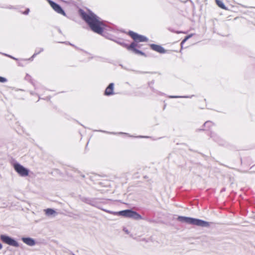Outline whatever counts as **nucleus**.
<instances>
[{"label": "nucleus", "instance_id": "6", "mask_svg": "<svg viewBox=\"0 0 255 255\" xmlns=\"http://www.w3.org/2000/svg\"><path fill=\"white\" fill-rule=\"evenodd\" d=\"M129 34L136 42L147 41L148 40L146 37L132 31L129 32Z\"/></svg>", "mask_w": 255, "mask_h": 255}, {"label": "nucleus", "instance_id": "16", "mask_svg": "<svg viewBox=\"0 0 255 255\" xmlns=\"http://www.w3.org/2000/svg\"><path fill=\"white\" fill-rule=\"evenodd\" d=\"M192 36V34L191 35H189L188 36H187L183 41L182 42H181V45L183 44V43H184L187 39H188L189 38H190L191 36Z\"/></svg>", "mask_w": 255, "mask_h": 255}, {"label": "nucleus", "instance_id": "18", "mask_svg": "<svg viewBox=\"0 0 255 255\" xmlns=\"http://www.w3.org/2000/svg\"><path fill=\"white\" fill-rule=\"evenodd\" d=\"M2 248V244L0 243V250H1Z\"/></svg>", "mask_w": 255, "mask_h": 255}, {"label": "nucleus", "instance_id": "5", "mask_svg": "<svg viewBox=\"0 0 255 255\" xmlns=\"http://www.w3.org/2000/svg\"><path fill=\"white\" fill-rule=\"evenodd\" d=\"M0 240L5 244L14 247H19L18 242L14 239L6 235H1L0 236Z\"/></svg>", "mask_w": 255, "mask_h": 255}, {"label": "nucleus", "instance_id": "2", "mask_svg": "<svg viewBox=\"0 0 255 255\" xmlns=\"http://www.w3.org/2000/svg\"><path fill=\"white\" fill-rule=\"evenodd\" d=\"M177 220L178 221L182 223H186L201 227H208L210 225V223L206 221L188 217L178 216Z\"/></svg>", "mask_w": 255, "mask_h": 255}, {"label": "nucleus", "instance_id": "13", "mask_svg": "<svg viewBox=\"0 0 255 255\" xmlns=\"http://www.w3.org/2000/svg\"><path fill=\"white\" fill-rule=\"evenodd\" d=\"M136 46H137L136 43L133 42L128 47V50H133L134 49H135Z\"/></svg>", "mask_w": 255, "mask_h": 255}, {"label": "nucleus", "instance_id": "17", "mask_svg": "<svg viewBox=\"0 0 255 255\" xmlns=\"http://www.w3.org/2000/svg\"><path fill=\"white\" fill-rule=\"evenodd\" d=\"M6 81V79L4 78L0 77V82H4Z\"/></svg>", "mask_w": 255, "mask_h": 255}, {"label": "nucleus", "instance_id": "15", "mask_svg": "<svg viewBox=\"0 0 255 255\" xmlns=\"http://www.w3.org/2000/svg\"><path fill=\"white\" fill-rule=\"evenodd\" d=\"M134 52L137 54H140L141 55H144L143 53H142L141 51H139L136 49H134L133 50H132Z\"/></svg>", "mask_w": 255, "mask_h": 255}, {"label": "nucleus", "instance_id": "14", "mask_svg": "<svg viewBox=\"0 0 255 255\" xmlns=\"http://www.w3.org/2000/svg\"><path fill=\"white\" fill-rule=\"evenodd\" d=\"M134 52L137 54H140L141 55H144L143 53H142L141 51H139L136 49H134L133 50H132Z\"/></svg>", "mask_w": 255, "mask_h": 255}, {"label": "nucleus", "instance_id": "10", "mask_svg": "<svg viewBox=\"0 0 255 255\" xmlns=\"http://www.w3.org/2000/svg\"><path fill=\"white\" fill-rule=\"evenodd\" d=\"M151 48L154 51L158 52L160 53H165V50L161 46L156 44H151Z\"/></svg>", "mask_w": 255, "mask_h": 255}, {"label": "nucleus", "instance_id": "3", "mask_svg": "<svg viewBox=\"0 0 255 255\" xmlns=\"http://www.w3.org/2000/svg\"><path fill=\"white\" fill-rule=\"evenodd\" d=\"M12 167L15 172L20 177H26L30 174L29 169L19 163H13Z\"/></svg>", "mask_w": 255, "mask_h": 255}, {"label": "nucleus", "instance_id": "7", "mask_svg": "<svg viewBox=\"0 0 255 255\" xmlns=\"http://www.w3.org/2000/svg\"><path fill=\"white\" fill-rule=\"evenodd\" d=\"M45 215L49 217H54L57 214L56 211L53 209L47 208L44 210Z\"/></svg>", "mask_w": 255, "mask_h": 255}, {"label": "nucleus", "instance_id": "4", "mask_svg": "<svg viewBox=\"0 0 255 255\" xmlns=\"http://www.w3.org/2000/svg\"><path fill=\"white\" fill-rule=\"evenodd\" d=\"M109 213L115 215L122 216L135 220H139L141 219V216L138 214L130 210H126L117 212H109Z\"/></svg>", "mask_w": 255, "mask_h": 255}, {"label": "nucleus", "instance_id": "1", "mask_svg": "<svg viewBox=\"0 0 255 255\" xmlns=\"http://www.w3.org/2000/svg\"><path fill=\"white\" fill-rule=\"evenodd\" d=\"M80 13L83 18L88 23L93 31L99 34L102 33L104 29V24L99 17L91 12L87 14L80 11Z\"/></svg>", "mask_w": 255, "mask_h": 255}, {"label": "nucleus", "instance_id": "9", "mask_svg": "<svg viewBox=\"0 0 255 255\" xmlns=\"http://www.w3.org/2000/svg\"><path fill=\"white\" fill-rule=\"evenodd\" d=\"M21 240L24 244L29 246H33L36 244L35 241L31 238H22Z\"/></svg>", "mask_w": 255, "mask_h": 255}, {"label": "nucleus", "instance_id": "8", "mask_svg": "<svg viewBox=\"0 0 255 255\" xmlns=\"http://www.w3.org/2000/svg\"><path fill=\"white\" fill-rule=\"evenodd\" d=\"M49 3L51 6L58 13H61L63 14H64V12L63 10L62 9L61 7L57 4L56 3H54V2L52 1H49Z\"/></svg>", "mask_w": 255, "mask_h": 255}, {"label": "nucleus", "instance_id": "11", "mask_svg": "<svg viewBox=\"0 0 255 255\" xmlns=\"http://www.w3.org/2000/svg\"><path fill=\"white\" fill-rule=\"evenodd\" d=\"M113 90H114V84L111 83L109 85V86L106 88L105 90V95H110L113 94Z\"/></svg>", "mask_w": 255, "mask_h": 255}, {"label": "nucleus", "instance_id": "12", "mask_svg": "<svg viewBox=\"0 0 255 255\" xmlns=\"http://www.w3.org/2000/svg\"><path fill=\"white\" fill-rule=\"evenodd\" d=\"M216 3H217V5L219 7H220L221 8H222L223 9H226V7L222 1H221L220 0H216Z\"/></svg>", "mask_w": 255, "mask_h": 255}]
</instances>
